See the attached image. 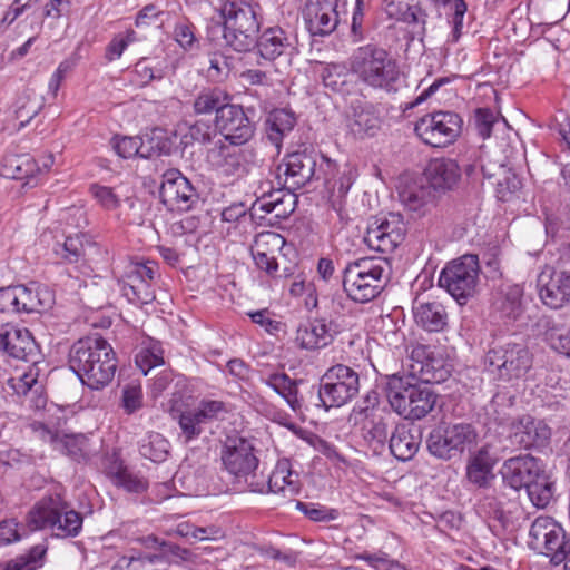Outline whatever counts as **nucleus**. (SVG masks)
Here are the masks:
<instances>
[{
    "mask_svg": "<svg viewBox=\"0 0 570 570\" xmlns=\"http://www.w3.org/2000/svg\"><path fill=\"white\" fill-rule=\"evenodd\" d=\"M69 366L83 385L99 390L111 382L117 368L111 345L98 334L75 342L69 352Z\"/></svg>",
    "mask_w": 570,
    "mask_h": 570,
    "instance_id": "1",
    "label": "nucleus"
},
{
    "mask_svg": "<svg viewBox=\"0 0 570 570\" xmlns=\"http://www.w3.org/2000/svg\"><path fill=\"white\" fill-rule=\"evenodd\" d=\"M350 71L364 86L387 94L402 86L397 62L377 45L367 43L353 50L348 58Z\"/></svg>",
    "mask_w": 570,
    "mask_h": 570,
    "instance_id": "2",
    "label": "nucleus"
},
{
    "mask_svg": "<svg viewBox=\"0 0 570 570\" xmlns=\"http://www.w3.org/2000/svg\"><path fill=\"white\" fill-rule=\"evenodd\" d=\"M220 461L237 491H265L266 476L258 471L259 459L250 440L239 435L227 436L220 450Z\"/></svg>",
    "mask_w": 570,
    "mask_h": 570,
    "instance_id": "3",
    "label": "nucleus"
},
{
    "mask_svg": "<svg viewBox=\"0 0 570 570\" xmlns=\"http://www.w3.org/2000/svg\"><path fill=\"white\" fill-rule=\"evenodd\" d=\"M500 472L503 482L510 488L525 489L533 505L544 508L550 503L554 483L540 459L531 454L515 455L503 462Z\"/></svg>",
    "mask_w": 570,
    "mask_h": 570,
    "instance_id": "4",
    "label": "nucleus"
},
{
    "mask_svg": "<svg viewBox=\"0 0 570 570\" xmlns=\"http://www.w3.org/2000/svg\"><path fill=\"white\" fill-rule=\"evenodd\" d=\"M386 396L392 409L407 420H421L435 406L438 394L430 384L414 376L392 375L386 384Z\"/></svg>",
    "mask_w": 570,
    "mask_h": 570,
    "instance_id": "5",
    "label": "nucleus"
},
{
    "mask_svg": "<svg viewBox=\"0 0 570 570\" xmlns=\"http://www.w3.org/2000/svg\"><path fill=\"white\" fill-rule=\"evenodd\" d=\"M484 368L493 380L517 384L524 380L533 365V355L520 342H494L484 355Z\"/></svg>",
    "mask_w": 570,
    "mask_h": 570,
    "instance_id": "6",
    "label": "nucleus"
},
{
    "mask_svg": "<svg viewBox=\"0 0 570 570\" xmlns=\"http://www.w3.org/2000/svg\"><path fill=\"white\" fill-rule=\"evenodd\" d=\"M220 16L225 45L237 52L252 51L261 29L259 7L247 2H226Z\"/></svg>",
    "mask_w": 570,
    "mask_h": 570,
    "instance_id": "7",
    "label": "nucleus"
},
{
    "mask_svg": "<svg viewBox=\"0 0 570 570\" xmlns=\"http://www.w3.org/2000/svg\"><path fill=\"white\" fill-rule=\"evenodd\" d=\"M82 515L60 495L42 498L28 513L29 531L50 529L58 538L77 537L82 529Z\"/></svg>",
    "mask_w": 570,
    "mask_h": 570,
    "instance_id": "8",
    "label": "nucleus"
},
{
    "mask_svg": "<svg viewBox=\"0 0 570 570\" xmlns=\"http://www.w3.org/2000/svg\"><path fill=\"white\" fill-rule=\"evenodd\" d=\"M387 282L385 263L375 258H361L348 263L343 273V288L357 303L376 298Z\"/></svg>",
    "mask_w": 570,
    "mask_h": 570,
    "instance_id": "9",
    "label": "nucleus"
},
{
    "mask_svg": "<svg viewBox=\"0 0 570 570\" xmlns=\"http://www.w3.org/2000/svg\"><path fill=\"white\" fill-rule=\"evenodd\" d=\"M360 391L358 373L344 364H336L322 375L316 391L317 406L325 410L341 407L351 402Z\"/></svg>",
    "mask_w": 570,
    "mask_h": 570,
    "instance_id": "10",
    "label": "nucleus"
},
{
    "mask_svg": "<svg viewBox=\"0 0 570 570\" xmlns=\"http://www.w3.org/2000/svg\"><path fill=\"white\" fill-rule=\"evenodd\" d=\"M254 42V49L261 59L258 65L271 66L279 73L289 69L297 53L295 37L279 26L263 29Z\"/></svg>",
    "mask_w": 570,
    "mask_h": 570,
    "instance_id": "11",
    "label": "nucleus"
},
{
    "mask_svg": "<svg viewBox=\"0 0 570 570\" xmlns=\"http://www.w3.org/2000/svg\"><path fill=\"white\" fill-rule=\"evenodd\" d=\"M480 262L478 255L466 254L449 262L439 276V285L459 304L472 298L479 286Z\"/></svg>",
    "mask_w": 570,
    "mask_h": 570,
    "instance_id": "12",
    "label": "nucleus"
},
{
    "mask_svg": "<svg viewBox=\"0 0 570 570\" xmlns=\"http://www.w3.org/2000/svg\"><path fill=\"white\" fill-rule=\"evenodd\" d=\"M528 544L532 550L550 558L556 566L570 554V538L563 527L548 515L534 519L529 530Z\"/></svg>",
    "mask_w": 570,
    "mask_h": 570,
    "instance_id": "13",
    "label": "nucleus"
},
{
    "mask_svg": "<svg viewBox=\"0 0 570 570\" xmlns=\"http://www.w3.org/2000/svg\"><path fill=\"white\" fill-rule=\"evenodd\" d=\"M462 128L463 119L458 112L438 110L421 117L415 124L414 131L425 145L445 148L456 141Z\"/></svg>",
    "mask_w": 570,
    "mask_h": 570,
    "instance_id": "14",
    "label": "nucleus"
},
{
    "mask_svg": "<svg viewBox=\"0 0 570 570\" xmlns=\"http://www.w3.org/2000/svg\"><path fill=\"white\" fill-rule=\"evenodd\" d=\"M476 440L475 429L469 423L439 425L428 438L429 452L440 459L449 460L461 454Z\"/></svg>",
    "mask_w": 570,
    "mask_h": 570,
    "instance_id": "15",
    "label": "nucleus"
},
{
    "mask_svg": "<svg viewBox=\"0 0 570 570\" xmlns=\"http://www.w3.org/2000/svg\"><path fill=\"white\" fill-rule=\"evenodd\" d=\"M226 412L225 403L218 400H202L195 407L173 405L170 415L177 420L186 442L197 439L204 426L218 420Z\"/></svg>",
    "mask_w": 570,
    "mask_h": 570,
    "instance_id": "16",
    "label": "nucleus"
},
{
    "mask_svg": "<svg viewBox=\"0 0 570 570\" xmlns=\"http://www.w3.org/2000/svg\"><path fill=\"white\" fill-rule=\"evenodd\" d=\"M407 228L400 213H387L375 217L368 225L364 242L376 252L393 253L404 240Z\"/></svg>",
    "mask_w": 570,
    "mask_h": 570,
    "instance_id": "17",
    "label": "nucleus"
},
{
    "mask_svg": "<svg viewBox=\"0 0 570 570\" xmlns=\"http://www.w3.org/2000/svg\"><path fill=\"white\" fill-rule=\"evenodd\" d=\"M159 196L163 204L171 212H188L199 200V194L189 179L174 168L163 174Z\"/></svg>",
    "mask_w": 570,
    "mask_h": 570,
    "instance_id": "18",
    "label": "nucleus"
},
{
    "mask_svg": "<svg viewBox=\"0 0 570 570\" xmlns=\"http://www.w3.org/2000/svg\"><path fill=\"white\" fill-rule=\"evenodd\" d=\"M537 289L547 307H564L570 304V271L546 265L537 276Z\"/></svg>",
    "mask_w": 570,
    "mask_h": 570,
    "instance_id": "19",
    "label": "nucleus"
},
{
    "mask_svg": "<svg viewBox=\"0 0 570 570\" xmlns=\"http://www.w3.org/2000/svg\"><path fill=\"white\" fill-rule=\"evenodd\" d=\"M317 156L313 153L296 151L286 156L276 167L275 176L284 179L288 189H299L313 179H320L316 170Z\"/></svg>",
    "mask_w": 570,
    "mask_h": 570,
    "instance_id": "20",
    "label": "nucleus"
},
{
    "mask_svg": "<svg viewBox=\"0 0 570 570\" xmlns=\"http://www.w3.org/2000/svg\"><path fill=\"white\" fill-rule=\"evenodd\" d=\"M158 267L154 262L131 263L126 272V281L121 287L122 294L130 303L148 304L155 299L153 281Z\"/></svg>",
    "mask_w": 570,
    "mask_h": 570,
    "instance_id": "21",
    "label": "nucleus"
},
{
    "mask_svg": "<svg viewBox=\"0 0 570 570\" xmlns=\"http://www.w3.org/2000/svg\"><path fill=\"white\" fill-rule=\"evenodd\" d=\"M215 126L225 140L233 146L246 144L255 131L254 121L244 108L233 104L222 108L220 112L218 111V117H215Z\"/></svg>",
    "mask_w": 570,
    "mask_h": 570,
    "instance_id": "22",
    "label": "nucleus"
},
{
    "mask_svg": "<svg viewBox=\"0 0 570 570\" xmlns=\"http://www.w3.org/2000/svg\"><path fill=\"white\" fill-rule=\"evenodd\" d=\"M411 371L415 380L426 383H441L450 376L444 358L435 355L430 346L417 345L411 352Z\"/></svg>",
    "mask_w": 570,
    "mask_h": 570,
    "instance_id": "23",
    "label": "nucleus"
},
{
    "mask_svg": "<svg viewBox=\"0 0 570 570\" xmlns=\"http://www.w3.org/2000/svg\"><path fill=\"white\" fill-rule=\"evenodd\" d=\"M338 0H307L303 19L312 36H328L338 24Z\"/></svg>",
    "mask_w": 570,
    "mask_h": 570,
    "instance_id": "24",
    "label": "nucleus"
},
{
    "mask_svg": "<svg viewBox=\"0 0 570 570\" xmlns=\"http://www.w3.org/2000/svg\"><path fill=\"white\" fill-rule=\"evenodd\" d=\"M338 333V325L333 320L315 317L299 324L295 342L302 350H320L328 346Z\"/></svg>",
    "mask_w": 570,
    "mask_h": 570,
    "instance_id": "25",
    "label": "nucleus"
},
{
    "mask_svg": "<svg viewBox=\"0 0 570 570\" xmlns=\"http://www.w3.org/2000/svg\"><path fill=\"white\" fill-rule=\"evenodd\" d=\"M346 122L354 137H374L381 130L382 117L376 105L355 99L350 104Z\"/></svg>",
    "mask_w": 570,
    "mask_h": 570,
    "instance_id": "26",
    "label": "nucleus"
},
{
    "mask_svg": "<svg viewBox=\"0 0 570 570\" xmlns=\"http://www.w3.org/2000/svg\"><path fill=\"white\" fill-rule=\"evenodd\" d=\"M38 376L39 370L31 364L28 371L19 376L10 377L8 381L14 393L22 397V404L32 410L43 409L47 404L43 385L38 381Z\"/></svg>",
    "mask_w": 570,
    "mask_h": 570,
    "instance_id": "27",
    "label": "nucleus"
},
{
    "mask_svg": "<svg viewBox=\"0 0 570 570\" xmlns=\"http://www.w3.org/2000/svg\"><path fill=\"white\" fill-rule=\"evenodd\" d=\"M523 287L502 283L493 294L492 308L505 322L517 321L523 313Z\"/></svg>",
    "mask_w": 570,
    "mask_h": 570,
    "instance_id": "28",
    "label": "nucleus"
},
{
    "mask_svg": "<svg viewBox=\"0 0 570 570\" xmlns=\"http://www.w3.org/2000/svg\"><path fill=\"white\" fill-rule=\"evenodd\" d=\"M551 438V429L542 420L523 415L512 424L513 443L521 448L544 446Z\"/></svg>",
    "mask_w": 570,
    "mask_h": 570,
    "instance_id": "29",
    "label": "nucleus"
},
{
    "mask_svg": "<svg viewBox=\"0 0 570 570\" xmlns=\"http://www.w3.org/2000/svg\"><path fill=\"white\" fill-rule=\"evenodd\" d=\"M424 175L428 186L433 193H445L458 185L461 178V168L453 159L434 158L429 163Z\"/></svg>",
    "mask_w": 570,
    "mask_h": 570,
    "instance_id": "30",
    "label": "nucleus"
},
{
    "mask_svg": "<svg viewBox=\"0 0 570 570\" xmlns=\"http://www.w3.org/2000/svg\"><path fill=\"white\" fill-rule=\"evenodd\" d=\"M40 166L29 155H9L2 160L0 175L8 179L24 180L23 186L35 187Z\"/></svg>",
    "mask_w": 570,
    "mask_h": 570,
    "instance_id": "31",
    "label": "nucleus"
},
{
    "mask_svg": "<svg viewBox=\"0 0 570 570\" xmlns=\"http://www.w3.org/2000/svg\"><path fill=\"white\" fill-rule=\"evenodd\" d=\"M421 431L413 424H399L390 438V451L400 461L411 460L419 451Z\"/></svg>",
    "mask_w": 570,
    "mask_h": 570,
    "instance_id": "32",
    "label": "nucleus"
},
{
    "mask_svg": "<svg viewBox=\"0 0 570 570\" xmlns=\"http://www.w3.org/2000/svg\"><path fill=\"white\" fill-rule=\"evenodd\" d=\"M412 311L415 323L428 332H441L448 325L446 309L438 301H423L416 297Z\"/></svg>",
    "mask_w": 570,
    "mask_h": 570,
    "instance_id": "33",
    "label": "nucleus"
},
{
    "mask_svg": "<svg viewBox=\"0 0 570 570\" xmlns=\"http://www.w3.org/2000/svg\"><path fill=\"white\" fill-rule=\"evenodd\" d=\"M278 186L267 198L255 200L253 209L267 214L274 212L276 217H286L292 214L296 204L295 189L286 188L282 179H278Z\"/></svg>",
    "mask_w": 570,
    "mask_h": 570,
    "instance_id": "34",
    "label": "nucleus"
},
{
    "mask_svg": "<svg viewBox=\"0 0 570 570\" xmlns=\"http://www.w3.org/2000/svg\"><path fill=\"white\" fill-rule=\"evenodd\" d=\"M6 340L3 353L36 365L39 356L38 345L28 330L7 331Z\"/></svg>",
    "mask_w": 570,
    "mask_h": 570,
    "instance_id": "35",
    "label": "nucleus"
},
{
    "mask_svg": "<svg viewBox=\"0 0 570 570\" xmlns=\"http://www.w3.org/2000/svg\"><path fill=\"white\" fill-rule=\"evenodd\" d=\"M495 460L487 446L480 448L466 464V479L478 488H488L494 480Z\"/></svg>",
    "mask_w": 570,
    "mask_h": 570,
    "instance_id": "36",
    "label": "nucleus"
},
{
    "mask_svg": "<svg viewBox=\"0 0 570 570\" xmlns=\"http://www.w3.org/2000/svg\"><path fill=\"white\" fill-rule=\"evenodd\" d=\"M274 493H282L284 497L292 498L301 490L298 474L291 470L289 462L278 461L274 471L266 479L265 490Z\"/></svg>",
    "mask_w": 570,
    "mask_h": 570,
    "instance_id": "37",
    "label": "nucleus"
},
{
    "mask_svg": "<svg viewBox=\"0 0 570 570\" xmlns=\"http://www.w3.org/2000/svg\"><path fill=\"white\" fill-rule=\"evenodd\" d=\"M208 164L225 176L238 175L243 169L242 157L232 146L219 144L207 151Z\"/></svg>",
    "mask_w": 570,
    "mask_h": 570,
    "instance_id": "38",
    "label": "nucleus"
},
{
    "mask_svg": "<svg viewBox=\"0 0 570 570\" xmlns=\"http://www.w3.org/2000/svg\"><path fill=\"white\" fill-rule=\"evenodd\" d=\"M18 305L20 312L33 313L47 309L53 303L51 292L36 283L17 285Z\"/></svg>",
    "mask_w": 570,
    "mask_h": 570,
    "instance_id": "39",
    "label": "nucleus"
},
{
    "mask_svg": "<svg viewBox=\"0 0 570 570\" xmlns=\"http://www.w3.org/2000/svg\"><path fill=\"white\" fill-rule=\"evenodd\" d=\"M399 198L410 212L423 216L433 205L435 195L428 185L413 183L405 185L399 191Z\"/></svg>",
    "mask_w": 570,
    "mask_h": 570,
    "instance_id": "40",
    "label": "nucleus"
},
{
    "mask_svg": "<svg viewBox=\"0 0 570 570\" xmlns=\"http://www.w3.org/2000/svg\"><path fill=\"white\" fill-rule=\"evenodd\" d=\"M296 125L295 114L288 109L272 110L266 119V137L279 150L283 139Z\"/></svg>",
    "mask_w": 570,
    "mask_h": 570,
    "instance_id": "41",
    "label": "nucleus"
},
{
    "mask_svg": "<svg viewBox=\"0 0 570 570\" xmlns=\"http://www.w3.org/2000/svg\"><path fill=\"white\" fill-rule=\"evenodd\" d=\"M263 383L282 396L288 406L298 412L302 409V400L298 396L297 382L286 373H271L262 379Z\"/></svg>",
    "mask_w": 570,
    "mask_h": 570,
    "instance_id": "42",
    "label": "nucleus"
},
{
    "mask_svg": "<svg viewBox=\"0 0 570 570\" xmlns=\"http://www.w3.org/2000/svg\"><path fill=\"white\" fill-rule=\"evenodd\" d=\"M384 11L390 19L407 24H420L422 33H424L428 14L421 7L391 0L385 2Z\"/></svg>",
    "mask_w": 570,
    "mask_h": 570,
    "instance_id": "43",
    "label": "nucleus"
},
{
    "mask_svg": "<svg viewBox=\"0 0 570 570\" xmlns=\"http://www.w3.org/2000/svg\"><path fill=\"white\" fill-rule=\"evenodd\" d=\"M345 68L341 65H328L322 75L323 83L333 92L342 96H350L356 90V83Z\"/></svg>",
    "mask_w": 570,
    "mask_h": 570,
    "instance_id": "44",
    "label": "nucleus"
},
{
    "mask_svg": "<svg viewBox=\"0 0 570 570\" xmlns=\"http://www.w3.org/2000/svg\"><path fill=\"white\" fill-rule=\"evenodd\" d=\"M170 443L158 432H149L139 441V453L154 463H161L169 455Z\"/></svg>",
    "mask_w": 570,
    "mask_h": 570,
    "instance_id": "45",
    "label": "nucleus"
},
{
    "mask_svg": "<svg viewBox=\"0 0 570 570\" xmlns=\"http://www.w3.org/2000/svg\"><path fill=\"white\" fill-rule=\"evenodd\" d=\"M106 475L117 487H121L129 492L140 493L146 490V483L134 475L124 464L118 460H114L105 469Z\"/></svg>",
    "mask_w": 570,
    "mask_h": 570,
    "instance_id": "46",
    "label": "nucleus"
},
{
    "mask_svg": "<svg viewBox=\"0 0 570 570\" xmlns=\"http://www.w3.org/2000/svg\"><path fill=\"white\" fill-rule=\"evenodd\" d=\"M55 450L76 462L87 461L91 453L89 441L83 434L60 435Z\"/></svg>",
    "mask_w": 570,
    "mask_h": 570,
    "instance_id": "47",
    "label": "nucleus"
},
{
    "mask_svg": "<svg viewBox=\"0 0 570 570\" xmlns=\"http://www.w3.org/2000/svg\"><path fill=\"white\" fill-rule=\"evenodd\" d=\"M228 95L218 88H208L202 90L194 100V111L197 115H210L213 112L218 117V111L227 107Z\"/></svg>",
    "mask_w": 570,
    "mask_h": 570,
    "instance_id": "48",
    "label": "nucleus"
},
{
    "mask_svg": "<svg viewBox=\"0 0 570 570\" xmlns=\"http://www.w3.org/2000/svg\"><path fill=\"white\" fill-rule=\"evenodd\" d=\"M112 147L115 151L122 158H131L135 156L149 158L154 155L153 147H146L142 139L135 137H114Z\"/></svg>",
    "mask_w": 570,
    "mask_h": 570,
    "instance_id": "49",
    "label": "nucleus"
},
{
    "mask_svg": "<svg viewBox=\"0 0 570 570\" xmlns=\"http://www.w3.org/2000/svg\"><path fill=\"white\" fill-rule=\"evenodd\" d=\"M163 353L159 343L150 341L139 348L135 356V363L142 374L147 375L151 368L164 363Z\"/></svg>",
    "mask_w": 570,
    "mask_h": 570,
    "instance_id": "50",
    "label": "nucleus"
},
{
    "mask_svg": "<svg viewBox=\"0 0 570 570\" xmlns=\"http://www.w3.org/2000/svg\"><path fill=\"white\" fill-rule=\"evenodd\" d=\"M196 31L195 24L188 18H180L174 26L173 36L184 50L190 51L199 47Z\"/></svg>",
    "mask_w": 570,
    "mask_h": 570,
    "instance_id": "51",
    "label": "nucleus"
},
{
    "mask_svg": "<svg viewBox=\"0 0 570 570\" xmlns=\"http://www.w3.org/2000/svg\"><path fill=\"white\" fill-rule=\"evenodd\" d=\"M166 68L160 62L154 65L151 60L142 58L134 68L136 81L139 86L144 87L153 80H161L166 76Z\"/></svg>",
    "mask_w": 570,
    "mask_h": 570,
    "instance_id": "52",
    "label": "nucleus"
},
{
    "mask_svg": "<svg viewBox=\"0 0 570 570\" xmlns=\"http://www.w3.org/2000/svg\"><path fill=\"white\" fill-rule=\"evenodd\" d=\"M285 245V238L275 232L259 233L250 247L252 254L276 255Z\"/></svg>",
    "mask_w": 570,
    "mask_h": 570,
    "instance_id": "53",
    "label": "nucleus"
},
{
    "mask_svg": "<svg viewBox=\"0 0 570 570\" xmlns=\"http://www.w3.org/2000/svg\"><path fill=\"white\" fill-rule=\"evenodd\" d=\"M161 561L158 554L122 556L112 566V570H154V566Z\"/></svg>",
    "mask_w": 570,
    "mask_h": 570,
    "instance_id": "54",
    "label": "nucleus"
},
{
    "mask_svg": "<svg viewBox=\"0 0 570 570\" xmlns=\"http://www.w3.org/2000/svg\"><path fill=\"white\" fill-rule=\"evenodd\" d=\"M42 102L37 98L36 95H23L16 102V118L20 121V126L23 127L29 124L41 110Z\"/></svg>",
    "mask_w": 570,
    "mask_h": 570,
    "instance_id": "55",
    "label": "nucleus"
},
{
    "mask_svg": "<svg viewBox=\"0 0 570 570\" xmlns=\"http://www.w3.org/2000/svg\"><path fill=\"white\" fill-rule=\"evenodd\" d=\"M544 335L552 350L570 357V328L552 324L547 327Z\"/></svg>",
    "mask_w": 570,
    "mask_h": 570,
    "instance_id": "56",
    "label": "nucleus"
},
{
    "mask_svg": "<svg viewBox=\"0 0 570 570\" xmlns=\"http://www.w3.org/2000/svg\"><path fill=\"white\" fill-rule=\"evenodd\" d=\"M296 508L302 511L309 520L315 522H327L336 520L340 515L337 509L327 508L317 503H305L297 501Z\"/></svg>",
    "mask_w": 570,
    "mask_h": 570,
    "instance_id": "57",
    "label": "nucleus"
},
{
    "mask_svg": "<svg viewBox=\"0 0 570 570\" xmlns=\"http://www.w3.org/2000/svg\"><path fill=\"white\" fill-rule=\"evenodd\" d=\"M89 191L94 199L106 210H115L120 206V197L112 187L91 184Z\"/></svg>",
    "mask_w": 570,
    "mask_h": 570,
    "instance_id": "58",
    "label": "nucleus"
},
{
    "mask_svg": "<svg viewBox=\"0 0 570 570\" xmlns=\"http://www.w3.org/2000/svg\"><path fill=\"white\" fill-rule=\"evenodd\" d=\"M55 252L68 263H77L85 254L83 244L78 235L66 237L63 244H58Z\"/></svg>",
    "mask_w": 570,
    "mask_h": 570,
    "instance_id": "59",
    "label": "nucleus"
},
{
    "mask_svg": "<svg viewBox=\"0 0 570 570\" xmlns=\"http://www.w3.org/2000/svg\"><path fill=\"white\" fill-rule=\"evenodd\" d=\"M121 405L127 414H132L142 406V389L139 384L129 383L122 389Z\"/></svg>",
    "mask_w": 570,
    "mask_h": 570,
    "instance_id": "60",
    "label": "nucleus"
},
{
    "mask_svg": "<svg viewBox=\"0 0 570 570\" xmlns=\"http://www.w3.org/2000/svg\"><path fill=\"white\" fill-rule=\"evenodd\" d=\"M136 33L134 30L127 31L125 35H117L112 38L106 48L105 57L108 61H114L121 57L129 43L134 42Z\"/></svg>",
    "mask_w": 570,
    "mask_h": 570,
    "instance_id": "61",
    "label": "nucleus"
},
{
    "mask_svg": "<svg viewBox=\"0 0 570 570\" xmlns=\"http://www.w3.org/2000/svg\"><path fill=\"white\" fill-rule=\"evenodd\" d=\"M497 121V115L490 108H478L474 114V122L479 135L485 139L491 136L492 127Z\"/></svg>",
    "mask_w": 570,
    "mask_h": 570,
    "instance_id": "62",
    "label": "nucleus"
},
{
    "mask_svg": "<svg viewBox=\"0 0 570 570\" xmlns=\"http://www.w3.org/2000/svg\"><path fill=\"white\" fill-rule=\"evenodd\" d=\"M185 145L199 142L207 144L210 141V127L205 122H195L188 127L187 132L183 137Z\"/></svg>",
    "mask_w": 570,
    "mask_h": 570,
    "instance_id": "63",
    "label": "nucleus"
},
{
    "mask_svg": "<svg viewBox=\"0 0 570 570\" xmlns=\"http://www.w3.org/2000/svg\"><path fill=\"white\" fill-rule=\"evenodd\" d=\"M24 532H21L19 524L14 519L3 520L0 522V547L19 541Z\"/></svg>",
    "mask_w": 570,
    "mask_h": 570,
    "instance_id": "64",
    "label": "nucleus"
}]
</instances>
